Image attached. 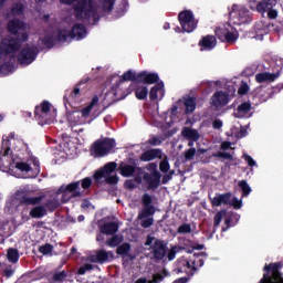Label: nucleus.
<instances>
[{"mask_svg": "<svg viewBox=\"0 0 283 283\" xmlns=\"http://www.w3.org/2000/svg\"><path fill=\"white\" fill-rule=\"evenodd\" d=\"M132 81L133 84L129 85L128 88H123V85H125V82ZM136 83H138V73L128 70L126 71L120 77L117 84L113 86V94L116 98V101H123L124 98H127L132 92H134V87H136Z\"/></svg>", "mask_w": 283, "mask_h": 283, "instance_id": "1", "label": "nucleus"}, {"mask_svg": "<svg viewBox=\"0 0 283 283\" xmlns=\"http://www.w3.org/2000/svg\"><path fill=\"white\" fill-rule=\"evenodd\" d=\"M11 167L21 171L24 175L23 178H36L41 174V161L36 157H31L25 161L13 159Z\"/></svg>", "mask_w": 283, "mask_h": 283, "instance_id": "2", "label": "nucleus"}, {"mask_svg": "<svg viewBox=\"0 0 283 283\" xmlns=\"http://www.w3.org/2000/svg\"><path fill=\"white\" fill-rule=\"evenodd\" d=\"M73 10L75 13V19H85V21L94 19V21H98V19H96L98 12L94 6V0H77V2L73 6Z\"/></svg>", "mask_w": 283, "mask_h": 283, "instance_id": "3", "label": "nucleus"}, {"mask_svg": "<svg viewBox=\"0 0 283 283\" xmlns=\"http://www.w3.org/2000/svg\"><path fill=\"white\" fill-rule=\"evenodd\" d=\"M52 105L48 101H43L40 106H35L34 116L38 125H52L56 120V114L51 109Z\"/></svg>", "mask_w": 283, "mask_h": 283, "instance_id": "4", "label": "nucleus"}, {"mask_svg": "<svg viewBox=\"0 0 283 283\" xmlns=\"http://www.w3.org/2000/svg\"><path fill=\"white\" fill-rule=\"evenodd\" d=\"M116 147V140L112 138L97 139L91 146V156H95V158H103V156H107L112 151V149Z\"/></svg>", "mask_w": 283, "mask_h": 283, "instance_id": "5", "label": "nucleus"}, {"mask_svg": "<svg viewBox=\"0 0 283 283\" xmlns=\"http://www.w3.org/2000/svg\"><path fill=\"white\" fill-rule=\"evenodd\" d=\"M230 21L233 25H242V23H251V11L245 7L233 4L229 13Z\"/></svg>", "mask_w": 283, "mask_h": 283, "instance_id": "6", "label": "nucleus"}, {"mask_svg": "<svg viewBox=\"0 0 283 283\" xmlns=\"http://www.w3.org/2000/svg\"><path fill=\"white\" fill-rule=\"evenodd\" d=\"M282 262L270 263L265 265L263 271H265L266 273L263 274L260 283H277L282 281V273L280 272V269H282Z\"/></svg>", "mask_w": 283, "mask_h": 283, "instance_id": "7", "label": "nucleus"}, {"mask_svg": "<svg viewBox=\"0 0 283 283\" xmlns=\"http://www.w3.org/2000/svg\"><path fill=\"white\" fill-rule=\"evenodd\" d=\"M81 181H73L66 186H61L57 189V193H62L61 202L63 205L70 202V198H81L83 193L81 192Z\"/></svg>", "mask_w": 283, "mask_h": 283, "instance_id": "8", "label": "nucleus"}, {"mask_svg": "<svg viewBox=\"0 0 283 283\" xmlns=\"http://www.w3.org/2000/svg\"><path fill=\"white\" fill-rule=\"evenodd\" d=\"M178 21L181 25L182 31L187 32L188 34H190V32H193V30L198 28V21H196L193 12L190 10L179 12Z\"/></svg>", "mask_w": 283, "mask_h": 283, "instance_id": "9", "label": "nucleus"}, {"mask_svg": "<svg viewBox=\"0 0 283 283\" xmlns=\"http://www.w3.org/2000/svg\"><path fill=\"white\" fill-rule=\"evenodd\" d=\"M143 209L138 212L137 220H145L151 218L156 213V206L154 199L149 193H144L142 197Z\"/></svg>", "mask_w": 283, "mask_h": 283, "instance_id": "10", "label": "nucleus"}, {"mask_svg": "<svg viewBox=\"0 0 283 283\" xmlns=\"http://www.w3.org/2000/svg\"><path fill=\"white\" fill-rule=\"evenodd\" d=\"M39 56V49L36 46H24L18 54V63L20 65H31Z\"/></svg>", "mask_w": 283, "mask_h": 283, "instance_id": "11", "label": "nucleus"}, {"mask_svg": "<svg viewBox=\"0 0 283 283\" xmlns=\"http://www.w3.org/2000/svg\"><path fill=\"white\" fill-rule=\"evenodd\" d=\"M119 174L123 178H132L136 171H140V167H138V160L134 158H128V163H120L119 164Z\"/></svg>", "mask_w": 283, "mask_h": 283, "instance_id": "12", "label": "nucleus"}, {"mask_svg": "<svg viewBox=\"0 0 283 283\" xmlns=\"http://www.w3.org/2000/svg\"><path fill=\"white\" fill-rule=\"evenodd\" d=\"M28 39V33H20V35L10 36L7 43V53L14 54V52H19V50H21V43H25Z\"/></svg>", "mask_w": 283, "mask_h": 283, "instance_id": "13", "label": "nucleus"}, {"mask_svg": "<svg viewBox=\"0 0 283 283\" xmlns=\"http://www.w3.org/2000/svg\"><path fill=\"white\" fill-rule=\"evenodd\" d=\"M15 200L20 202V205H25L27 207L41 205L43 202V196L30 197V192L25 190H18L15 192Z\"/></svg>", "mask_w": 283, "mask_h": 283, "instance_id": "14", "label": "nucleus"}, {"mask_svg": "<svg viewBox=\"0 0 283 283\" xmlns=\"http://www.w3.org/2000/svg\"><path fill=\"white\" fill-rule=\"evenodd\" d=\"M160 178H163L160 171L145 172L143 175V180L146 182L148 191H156L160 187Z\"/></svg>", "mask_w": 283, "mask_h": 283, "instance_id": "15", "label": "nucleus"}, {"mask_svg": "<svg viewBox=\"0 0 283 283\" xmlns=\"http://www.w3.org/2000/svg\"><path fill=\"white\" fill-rule=\"evenodd\" d=\"M231 99L229 98V93L223 91H217L211 96V105L212 107H216L217 109H220V107H227L229 105V102Z\"/></svg>", "mask_w": 283, "mask_h": 283, "instance_id": "16", "label": "nucleus"}, {"mask_svg": "<svg viewBox=\"0 0 283 283\" xmlns=\"http://www.w3.org/2000/svg\"><path fill=\"white\" fill-rule=\"evenodd\" d=\"M160 76L158 73H149L147 71H140L137 76V83H143L144 85H154L158 84Z\"/></svg>", "mask_w": 283, "mask_h": 283, "instance_id": "17", "label": "nucleus"}, {"mask_svg": "<svg viewBox=\"0 0 283 283\" xmlns=\"http://www.w3.org/2000/svg\"><path fill=\"white\" fill-rule=\"evenodd\" d=\"M8 31L13 36H19L21 34H27L25 33V22H23L19 19L10 20L9 23H8Z\"/></svg>", "mask_w": 283, "mask_h": 283, "instance_id": "18", "label": "nucleus"}, {"mask_svg": "<svg viewBox=\"0 0 283 283\" xmlns=\"http://www.w3.org/2000/svg\"><path fill=\"white\" fill-rule=\"evenodd\" d=\"M153 255L155 260H165V255H167V245H165V241H155L153 245Z\"/></svg>", "mask_w": 283, "mask_h": 283, "instance_id": "19", "label": "nucleus"}, {"mask_svg": "<svg viewBox=\"0 0 283 283\" xmlns=\"http://www.w3.org/2000/svg\"><path fill=\"white\" fill-rule=\"evenodd\" d=\"M156 158H163V150L159 148H151L144 151L139 157V160L142 163H151V160H156Z\"/></svg>", "mask_w": 283, "mask_h": 283, "instance_id": "20", "label": "nucleus"}, {"mask_svg": "<svg viewBox=\"0 0 283 283\" xmlns=\"http://www.w3.org/2000/svg\"><path fill=\"white\" fill-rule=\"evenodd\" d=\"M86 35H87V29L83 23H77L73 25V28L70 31L71 39H76V41H81L82 39H85Z\"/></svg>", "mask_w": 283, "mask_h": 283, "instance_id": "21", "label": "nucleus"}, {"mask_svg": "<svg viewBox=\"0 0 283 283\" xmlns=\"http://www.w3.org/2000/svg\"><path fill=\"white\" fill-rule=\"evenodd\" d=\"M30 218H33V220H41V218H45L48 216V208L43 205H34L31 210L29 211Z\"/></svg>", "mask_w": 283, "mask_h": 283, "instance_id": "22", "label": "nucleus"}, {"mask_svg": "<svg viewBox=\"0 0 283 283\" xmlns=\"http://www.w3.org/2000/svg\"><path fill=\"white\" fill-rule=\"evenodd\" d=\"M216 45H218V40L216 39L214 35H205L199 41V48H201V50L210 51L213 50Z\"/></svg>", "mask_w": 283, "mask_h": 283, "instance_id": "23", "label": "nucleus"}, {"mask_svg": "<svg viewBox=\"0 0 283 283\" xmlns=\"http://www.w3.org/2000/svg\"><path fill=\"white\" fill-rule=\"evenodd\" d=\"M280 78V71L276 73L263 72L255 75L256 83H273Z\"/></svg>", "mask_w": 283, "mask_h": 283, "instance_id": "24", "label": "nucleus"}, {"mask_svg": "<svg viewBox=\"0 0 283 283\" xmlns=\"http://www.w3.org/2000/svg\"><path fill=\"white\" fill-rule=\"evenodd\" d=\"M181 136L186 138V140H192L198 143L200 140V133L196 128L185 126L181 130Z\"/></svg>", "mask_w": 283, "mask_h": 283, "instance_id": "25", "label": "nucleus"}, {"mask_svg": "<svg viewBox=\"0 0 283 283\" xmlns=\"http://www.w3.org/2000/svg\"><path fill=\"white\" fill-rule=\"evenodd\" d=\"M231 192L217 195L211 199L212 207H222V205H229L231 201Z\"/></svg>", "mask_w": 283, "mask_h": 283, "instance_id": "26", "label": "nucleus"}, {"mask_svg": "<svg viewBox=\"0 0 283 283\" xmlns=\"http://www.w3.org/2000/svg\"><path fill=\"white\" fill-rule=\"evenodd\" d=\"M269 1L270 0H249V8L256 12H260V14H264V8H269V6H271Z\"/></svg>", "mask_w": 283, "mask_h": 283, "instance_id": "27", "label": "nucleus"}, {"mask_svg": "<svg viewBox=\"0 0 283 283\" xmlns=\"http://www.w3.org/2000/svg\"><path fill=\"white\" fill-rule=\"evenodd\" d=\"M101 233L104 235H114L118 233V223L116 222H107L101 227Z\"/></svg>", "mask_w": 283, "mask_h": 283, "instance_id": "28", "label": "nucleus"}, {"mask_svg": "<svg viewBox=\"0 0 283 283\" xmlns=\"http://www.w3.org/2000/svg\"><path fill=\"white\" fill-rule=\"evenodd\" d=\"M207 258V252H200V253H195L193 254V260H191L192 264V271H198L201 266H205V259L200 258Z\"/></svg>", "mask_w": 283, "mask_h": 283, "instance_id": "29", "label": "nucleus"}, {"mask_svg": "<svg viewBox=\"0 0 283 283\" xmlns=\"http://www.w3.org/2000/svg\"><path fill=\"white\" fill-rule=\"evenodd\" d=\"M109 254L112 255V252L98 250L92 261L97 262V264H105V262L109 261Z\"/></svg>", "mask_w": 283, "mask_h": 283, "instance_id": "30", "label": "nucleus"}, {"mask_svg": "<svg viewBox=\"0 0 283 283\" xmlns=\"http://www.w3.org/2000/svg\"><path fill=\"white\" fill-rule=\"evenodd\" d=\"M158 92L165 93V83L158 82L155 86L151 87L149 92L150 101H158Z\"/></svg>", "mask_w": 283, "mask_h": 283, "instance_id": "31", "label": "nucleus"}, {"mask_svg": "<svg viewBox=\"0 0 283 283\" xmlns=\"http://www.w3.org/2000/svg\"><path fill=\"white\" fill-rule=\"evenodd\" d=\"M10 140H14V133H10L7 139L3 138L1 147L2 156H10V151H12V149L10 148Z\"/></svg>", "mask_w": 283, "mask_h": 283, "instance_id": "32", "label": "nucleus"}, {"mask_svg": "<svg viewBox=\"0 0 283 283\" xmlns=\"http://www.w3.org/2000/svg\"><path fill=\"white\" fill-rule=\"evenodd\" d=\"M133 92H135V96L138 101H145L147 98V94H149V88L147 86H134Z\"/></svg>", "mask_w": 283, "mask_h": 283, "instance_id": "33", "label": "nucleus"}, {"mask_svg": "<svg viewBox=\"0 0 283 283\" xmlns=\"http://www.w3.org/2000/svg\"><path fill=\"white\" fill-rule=\"evenodd\" d=\"M268 3H271V6L263 7L264 12H268V18L277 19V10L273 9L277 6V0H270Z\"/></svg>", "mask_w": 283, "mask_h": 283, "instance_id": "34", "label": "nucleus"}, {"mask_svg": "<svg viewBox=\"0 0 283 283\" xmlns=\"http://www.w3.org/2000/svg\"><path fill=\"white\" fill-rule=\"evenodd\" d=\"M46 211H50L51 213L56 211V209H59V207H61V201L59 200V198L54 197L52 199H49L45 205H44Z\"/></svg>", "mask_w": 283, "mask_h": 283, "instance_id": "35", "label": "nucleus"}, {"mask_svg": "<svg viewBox=\"0 0 283 283\" xmlns=\"http://www.w3.org/2000/svg\"><path fill=\"white\" fill-rule=\"evenodd\" d=\"M184 105L186 107V114H191L196 112V97L186 98Z\"/></svg>", "mask_w": 283, "mask_h": 283, "instance_id": "36", "label": "nucleus"}, {"mask_svg": "<svg viewBox=\"0 0 283 283\" xmlns=\"http://www.w3.org/2000/svg\"><path fill=\"white\" fill-rule=\"evenodd\" d=\"M7 259L9 262H11V264H17V262H19V250L10 248L7 251Z\"/></svg>", "mask_w": 283, "mask_h": 283, "instance_id": "37", "label": "nucleus"}, {"mask_svg": "<svg viewBox=\"0 0 283 283\" xmlns=\"http://www.w3.org/2000/svg\"><path fill=\"white\" fill-rule=\"evenodd\" d=\"M223 216H227V210H221V211H219V212L216 213V216H214V221H213V230H212V233H216V231H217L218 228L220 227V222H222Z\"/></svg>", "mask_w": 283, "mask_h": 283, "instance_id": "38", "label": "nucleus"}, {"mask_svg": "<svg viewBox=\"0 0 283 283\" xmlns=\"http://www.w3.org/2000/svg\"><path fill=\"white\" fill-rule=\"evenodd\" d=\"M228 32H229V29L226 25L217 27L214 30L216 36L219 39V41H222V42H224V39Z\"/></svg>", "mask_w": 283, "mask_h": 283, "instance_id": "39", "label": "nucleus"}, {"mask_svg": "<svg viewBox=\"0 0 283 283\" xmlns=\"http://www.w3.org/2000/svg\"><path fill=\"white\" fill-rule=\"evenodd\" d=\"M12 72H14V64L10 63V62H6L3 64L0 65V74H12Z\"/></svg>", "mask_w": 283, "mask_h": 283, "instance_id": "40", "label": "nucleus"}, {"mask_svg": "<svg viewBox=\"0 0 283 283\" xmlns=\"http://www.w3.org/2000/svg\"><path fill=\"white\" fill-rule=\"evenodd\" d=\"M239 187L242 191V198H247L252 191L251 186H249V182L247 180L239 181Z\"/></svg>", "mask_w": 283, "mask_h": 283, "instance_id": "41", "label": "nucleus"}, {"mask_svg": "<svg viewBox=\"0 0 283 283\" xmlns=\"http://www.w3.org/2000/svg\"><path fill=\"white\" fill-rule=\"evenodd\" d=\"M23 12H25V7L23 6V3H15L12 6L11 13L13 14V17H21Z\"/></svg>", "mask_w": 283, "mask_h": 283, "instance_id": "42", "label": "nucleus"}, {"mask_svg": "<svg viewBox=\"0 0 283 283\" xmlns=\"http://www.w3.org/2000/svg\"><path fill=\"white\" fill-rule=\"evenodd\" d=\"M132 251V244L125 242L116 249L117 255H127Z\"/></svg>", "mask_w": 283, "mask_h": 283, "instance_id": "43", "label": "nucleus"}, {"mask_svg": "<svg viewBox=\"0 0 283 283\" xmlns=\"http://www.w3.org/2000/svg\"><path fill=\"white\" fill-rule=\"evenodd\" d=\"M67 275V271L63 270L62 272H55L52 276V280L53 282H65Z\"/></svg>", "mask_w": 283, "mask_h": 283, "instance_id": "44", "label": "nucleus"}, {"mask_svg": "<svg viewBox=\"0 0 283 283\" xmlns=\"http://www.w3.org/2000/svg\"><path fill=\"white\" fill-rule=\"evenodd\" d=\"M191 223H182L177 229V233H179V235H187L188 233H191Z\"/></svg>", "mask_w": 283, "mask_h": 283, "instance_id": "45", "label": "nucleus"}, {"mask_svg": "<svg viewBox=\"0 0 283 283\" xmlns=\"http://www.w3.org/2000/svg\"><path fill=\"white\" fill-rule=\"evenodd\" d=\"M238 114H249L251 112V102H243L237 108Z\"/></svg>", "mask_w": 283, "mask_h": 283, "instance_id": "46", "label": "nucleus"}, {"mask_svg": "<svg viewBox=\"0 0 283 283\" xmlns=\"http://www.w3.org/2000/svg\"><path fill=\"white\" fill-rule=\"evenodd\" d=\"M116 167L117 164L115 161H111L104 165L102 169L104 170V174H106V176H109V174H114V171H116Z\"/></svg>", "mask_w": 283, "mask_h": 283, "instance_id": "47", "label": "nucleus"}, {"mask_svg": "<svg viewBox=\"0 0 283 283\" xmlns=\"http://www.w3.org/2000/svg\"><path fill=\"white\" fill-rule=\"evenodd\" d=\"M103 178L106 179L107 175L103 168H99L98 170H96L94 172L93 179L95 180L96 185H98V182H101V180H103Z\"/></svg>", "mask_w": 283, "mask_h": 283, "instance_id": "48", "label": "nucleus"}, {"mask_svg": "<svg viewBox=\"0 0 283 283\" xmlns=\"http://www.w3.org/2000/svg\"><path fill=\"white\" fill-rule=\"evenodd\" d=\"M122 242L123 238H120L118 234H115L106 241V244L107 247H118Z\"/></svg>", "mask_w": 283, "mask_h": 283, "instance_id": "49", "label": "nucleus"}, {"mask_svg": "<svg viewBox=\"0 0 283 283\" xmlns=\"http://www.w3.org/2000/svg\"><path fill=\"white\" fill-rule=\"evenodd\" d=\"M52 251H54V245L50 243H45L39 248V252L42 253V255H50Z\"/></svg>", "mask_w": 283, "mask_h": 283, "instance_id": "50", "label": "nucleus"}, {"mask_svg": "<svg viewBox=\"0 0 283 283\" xmlns=\"http://www.w3.org/2000/svg\"><path fill=\"white\" fill-rule=\"evenodd\" d=\"M87 271H94V265L91 263H85L84 265L80 266L76 274L77 275H85Z\"/></svg>", "mask_w": 283, "mask_h": 283, "instance_id": "51", "label": "nucleus"}, {"mask_svg": "<svg viewBox=\"0 0 283 283\" xmlns=\"http://www.w3.org/2000/svg\"><path fill=\"white\" fill-rule=\"evenodd\" d=\"M146 145H150L151 147H158V146L163 145V139L151 135L150 138L148 140H146Z\"/></svg>", "mask_w": 283, "mask_h": 283, "instance_id": "52", "label": "nucleus"}, {"mask_svg": "<svg viewBox=\"0 0 283 283\" xmlns=\"http://www.w3.org/2000/svg\"><path fill=\"white\" fill-rule=\"evenodd\" d=\"M115 3H116V0H103V10L105 12H112V10H114Z\"/></svg>", "mask_w": 283, "mask_h": 283, "instance_id": "53", "label": "nucleus"}, {"mask_svg": "<svg viewBox=\"0 0 283 283\" xmlns=\"http://www.w3.org/2000/svg\"><path fill=\"white\" fill-rule=\"evenodd\" d=\"M17 271V268H14V265H8L3 272L2 275L7 279L12 277V275H14V272Z\"/></svg>", "mask_w": 283, "mask_h": 283, "instance_id": "54", "label": "nucleus"}, {"mask_svg": "<svg viewBox=\"0 0 283 283\" xmlns=\"http://www.w3.org/2000/svg\"><path fill=\"white\" fill-rule=\"evenodd\" d=\"M70 39V33L66 30H61L57 32L56 41L65 43Z\"/></svg>", "mask_w": 283, "mask_h": 283, "instance_id": "55", "label": "nucleus"}, {"mask_svg": "<svg viewBox=\"0 0 283 283\" xmlns=\"http://www.w3.org/2000/svg\"><path fill=\"white\" fill-rule=\"evenodd\" d=\"M238 41V34L235 32L228 31L224 38L226 43H235Z\"/></svg>", "mask_w": 283, "mask_h": 283, "instance_id": "56", "label": "nucleus"}, {"mask_svg": "<svg viewBox=\"0 0 283 283\" xmlns=\"http://www.w3.org/2000/svg\"><path fill=\"white\" fill-rule=\"evenodd\" d=\"M42 43L49 49L52 50V48H54V38L50 36V35H45L42 39Z\"/></svg>", "mask_w": 283, "mask_h": 283, "instance_id": "57", "label": "nucleus"}, {"mask_svg": "<svg viewBox=\"0 0 283 283\" xmlns=\"http://www.w3.org/2000/svg\"><path fill=\"white\" fill-rule=\"evenodd\" d=\"M169 169H171L169 161L167 159H163L159 164V170L161 174H168Z\"/></svg>", "mask_w": 283, "mask_h": 283, "instance_id": "58", "label": "nucleus"}, {"mask_svg": "<svg viewBox=\"0 0 283 283\" xmlns=\"http://www.w3.org/2000/svg\"><path fill=\"white\" fill-rule=\"evenodd\" d=\"M80 185H81L82 189L87 191V189H90V187H92V177H86V178L80 180Z\"/></svg>", "mask_w": 283, "mask_h": 283, "instance_id": "59", "label": "nucleus"}, {"mask_svg": "<svg viewBox=\"0 0 283 283\" xmlns=\"http://www.w3.org/2000/svg\"><path fill=\"white\" fill-rule=\"evenodd\" d=\"M249 84L247 82H242L238 90L239 96H245V94H249Z\"/></svg>", "mask_w": 283, "mask_h": 283, "instance_id": "60", "label": "nucleus"}, {"mask_svg": "<svg viewBox=\"0 0 283 283\" xmlns=\"http://www.w3.org/2000/svg\"><path fill=\"white\" fill-rule=\"evenodd\" d=\"M153 224H154V218L153 217L142 219L140 227H143V229H149V227H153Z\"/></svg>", "mask_w": 283, "mask_h": 283, "instance_id": "61", "label": "nucleus"}, {"mask_svg": "<svg viewBox=\"0 0 283 283\" xmlns=\"http://www.w3.org/2000/svg\"><path fill=\"white\" fill-rule=\"evenodd\" d=\"M185 160H193L196 157V148H189L184 153Z\"/></svg>", "mask_w": 283, "mask_h": 283, "instance_id": "62", "label": "nucleus"}, {"mask_svg": "<svg viewBox=\"0 0 283 283\" xmlns=\"http://www.w3.org/2000/svg\"><path fill=\"white\" fill-rule=\"evenodd\" d=\"M179 273H182V266L184 269H192L193 265H191V261L184 259L179 261Z\"/></svg>", "mask_w": 283, "mask_h": 283, "instance_id": "63", "label": "nucleus"}, {"mask_svg": "<svg viewBox=\"0 0 283 283\" xmlns=\"http://www.w3.org/2000/svg\"><path fill=\"white\" fill-rule=\"evenodd\" d=\"M118 180H119L118 175H113V176L107 175L105 182L107 185H118Z\"/></svg>", "mask_w": 283, "mask_h": 283, "instance_id": "64", "label": "nucleus"}]
</instances>
